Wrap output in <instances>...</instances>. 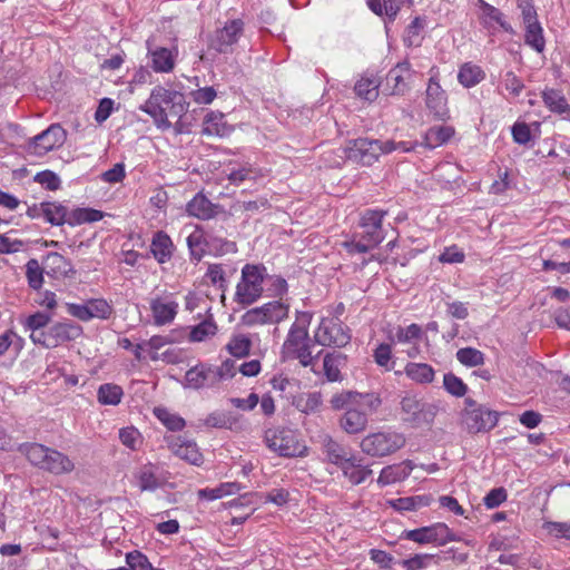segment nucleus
Masks as SVG:
<instances>
[{
    "label": "nucleus",
    "mask_w": 570,
    "mask_h": 570,
    "mask_svg": "<svg viewBox=\"0 0 570 570\" xmlns=\"http://www.w3.org/2000/svg\"><path fill=\"white\" fill-rule=\"evenodd\" d=\"M121 444L131 451H138L144 442L141 433L135 426H126L119 430Z\"/></svg>",
    "instance_id": "obj_58"
},
{
    "label": "nucleus",
    "mask_w": 570,
    "mask_h": 570,
    "mask_svg": "<svg viewBox=\"0 0 570 570\" xmlns=\"http://www.w3.org/2000/svg\"><path fill=\"white\" fill-rule=\"evenodd\" d=\"M244 32V22L240 19H233L225 23V26L216 30L214 38L210 42L213 49L220 53L228 52L229 48L237 43L238 39Z\"/></svg>",
    "instance_id": "obj_19"
},
{
    "label": "nucleus",
    "mask_w": 570,
    "mask_h": 570,
    "mask_svg": "<svg viewBox=\"0 0 570 570\" xmlns=\"http://www.w3.org/2000/svg\"><path fill=\"white\" fill-rule=\"evenodd\" d=\"M385 215L386 212L382 209H365L360 217V227L364 229L363 238L375 246L385 238L382 227Z\"/></svg>",
    "instance_id": "obj_18"
},
{
    "label": "nucleus",
    "mask_w": 570,
    "mask_h": 570,
    "mask_svg": "<svg viewBox=\"0 0 570 570\" xmlns=\"http://www.w3.org/2000/svg\"><path fill=\"white\" fill-rule=\"evenodd\" d=\"M224 118V114L219 111H209L204 118L202 132L206 136L227 135L228 128Z\"/></svg>",
    "instance_id": "obj_40"
},
{
    "label": "nucleus",
    "mask_w": 570,
    "mask_h": 570,
    "mask_svg": "<svg viewBox=\"0 0 570 570\" xmlns=\"http://www.w3.org/2000/svg\"><path fill=\"white\" fill-rule=\"evenodd\" d=\"M43 219L55 226H61L67 220V207L56 202H42Z\"/></svg>",
    "instance_id": "obj_46"
},
{
    "label": "nucleus",
    "mask_w": 570,
    "mask_h": 570,
    "mask_svg": "<svg viewBox=\"0 0 570 570\" xmlns=\"http://www.w3.org/2000/svg\"><path fill=\"white\" fill-rule=\"evenodd\" d=\"M43 265L41 266L36 258H31L26 264V277L28 285L32 289H39L43 285Z\"/></svg>",
    "instance_id": "obj_55"
},
{
    "label": "nucleus",
    "mask_w": 570,
    "mask_h": 570,
    "mask_svg": "<svg viewBox=\"0 0 570 570\" xmlns=\"http://www.w3.org/2000/svg\"><path fill=\"white\" fill-rule=\"evenodd\" d=\"M542 530L551 538L570 541V522L544 521Z\"/></svg>",
    "instance_id": "obj_61"
},
{
    "label": "nucleus",
    "mask_w": 570,
    "mask_h": 570,
    "mask_svg": "<svg viewBox=\"0 0 570 570\" xmlns=\"http://www.w3.org/2000/svg\"><path fill=\"white\" fill-rule=\"evenodd\" d=\"M188 106L183 92L156 86L139 109L154 119L157 128L165 130L171 127L169 117L179 120L187 112Z\"/></svg>",
    "instance_id": "obj_2"
},
{
    "label": "nucleus",
    "mask_w": 570,
    "mask_h": 570,
    "mask_svg": "<svg viewBox=\"0 0 570 570\" xmlns=\"http://www.w3.org/2000/svg\"><path fill=\"white\" fill-rule=\"evenodd\" d=\"M289 305L282 301H271L247 309L240 316V324L246 327L275 325L288 317Z\"/></svg>",
    "instance_id": "obj_8"
},
{
    "label": "nucleus",
    "mask_w": 570,
    "mask_h": 570,
    "mask_svg": "<svg viewBox=\"0 0 570 570\" xmlns=\"http://www.w3.org/2000/svg\"><path fill=\"white\" fill-rule=\"evenodd\" d=\"M261 169L252 166L249 163H245L238 168H232L227 175V179L235 186L240 185L245 180H255L262 177Z\"/></svg>",
    "instance_id": "obj_48"
},
{
    "label": "nucleus",
    "mask_w": 570,
    "mask_h": 570,
    "mask_svg": "<svg viewBox=\"0 0 570 570\" xmlns=\"http://www.w3.org/2000/svg\"><path fill=\"white\" fill-rule=\"evenodd\" d=\"M485 78L484 70L472 62L463 63L458 72V81L464 88H472L483 81Z\"/></svg>",
    "instance_id": "obj_36"
},
{
    "label": "nucleus",
    "mask_w": 570,
    "mask_h": 570,
    "mask_svg": "<svg viewBox=\"0 0 570 570\" xmlns=\"http://www.w3.org/2000/svg\"><path fill=\"white\" fill-rule=\"evenodd\" d=\"M42 264L47 275L55 279L67 278L76 273L71 262L59 253H48Z\"/></svg>",
    "instance_id": "obj_24"
},
{
    "label": "nucleus",
    "mask_w": 570,
    "mask_h": 570,
    "mask_svg": "<svg viewBox=\"0 0 570 570\" xmlns=\"http://www.w3.org/2000/svg\"><path fill=\"white\" fill-rule=\"evenodd\" d=\"M252 341L246 334H234L226 344L227 352L237 358H243L249 354Z\"/></svg>",
    "instance_id": "obj_49"
},
{
    "label": "nucleus",
    "mask_w": 570,
    "mask_h": 570,
    "mask_svg": "<svg viewBox=\"0 0 570 570\" xmlns=\"http://www.w3.org/2000/svg\"><path fill=\"white\" fill-rule=\"evenodd\" d=\"M443 386L449 394L455 397H462L468 392L466 384L453 373L444 374Z\"/></svg>",
    "instance_id": "obj_63"
},
{
    "label": "nucleus",
    "mask_w": 570,
    "mask_h": 570,
    "mask_svg": "<svg viewBox=\"0 0 570 570\" xmlns=\"http://www.w3.org/2000/svg\"><path fill=\"white\" fill-rule=\"evenodd\" d=\"M215 385L222 381L229 380L235 376L237 372L236 362L228 358L219 366H212Z\"/></svg>",
    "instance_id": "obj_64"
},
{
    "label": "nucleus",
    "mask_w": 570,
    "mask_h": 570,
    "mask_svg": "<svg viewBox=\"0 0 570 570\" xmlns=\"http://www.w3.org/2000/svg\"><path fill=\"white\" fill-rule=\"evenodd\" d=\"M104 218V213L88 207L75 208L71 212L67 210L66 224L70 226H78L82 224H89L99 222Z\"/></svg>",
    "instance_id": "obj_38"
},
{
    "label": "nucleus",
    "mask_w": 570,
    "mask_h": 570,
    "mask_svg": "<svg viewBox=\"0 0 570 570\" xmlns=\"http://www.w3.org/2000/svg\"><path fill=\"white\" fill-rule=\"evenodd\" d=\"M544 106L553 114L568 115L570 114V105L568 104L564 95L553 88H544L541 92Z\"/></svg>",
    "instance_id": "obj_35"
},
{
    "label": "nucleus",
    "mask_w": 570,
    "mask_h": 570,
    "mask_svg": "<svg viewBox=\"0 0 570 570\" xmlns=\"http://www.w3.org/2000/svg\"><path fill=\"white\" fill-rule=\"evenodd\" d=\"M173 250L174 244L166 233L160 230L154 234L150 252L159 264L168 262L171 258Z\"/></svg>",
    "instance_id": "obj_32"
},
{
    "label": "nucleus",
    "mask_w": 570,
    "mask_h": 570,
    "mask_svg": "<svg viewBox=\"0 0 570 570\" xmlns=\"http://www.w3.org/2000/svg\"><path fill=\"white\" fill-rule=\"evenodd\" d=\"M379 78L365 75L355 83L354 90L357 97L372 102L379 97Z\"/></svg>",
    "instance_id": "obj_42"
},
{
    "label": "nucleus",
    "mask_w": 570,
    "mask_h": 570,
    "mask_svg": "<svg viewBox=\"0 0 570 570\" xmlns=\"http://www.w3.org/2000/svg\"><path fill=\"white\" fill-rule=\"evenodd\" d=\"M265 442L268 449L281 456L294 458L304 456L307 446L299 439V434L288 428H275L265 432Z\"/></svg>",
    "instance_id": "obj_7"
},
{
    "label": "nucleus",
    "mask_w": 570,
    "mask_h": 570,
    "mask_svg": "<svg viewBox=\"0 0 570 570\" xmlns=\"http://www.w3.org/2000/svg\"><path fill=\"white\" fill-rule=\"evenodd\" d=\"M403 373L416 384L426 385L434 381L435 370L428 363L409 362Z\"/></svg>",
    "instance_id": "obj_33"
},
{
    "label": "nucleus",
    "mask_w": 570,
    "mask_h": 570,
    "mask_svg": "<svg viewBox=\"0 0 570 570\" xmlns=\"http://www.w3.org/2000/svg\"><path fill=\"white\" fill-rule=\"evenodd\" d=\"M400 405L402 421L414 428L432 423L436 414L434 405L412 394L403 396Z\"/></svg>",
    "instance_id": "obj_11"
},
{
    "label": "nucleus",
    "mask_w": 570,
    "mask_h": 570,
    "mask_svg": "<svg viewBox=\"0 0 570 570\" xmlns=\"http://www.w3.org/2000/svg\"><path fill=\"white\" fill-rule=\"evenodd\" d=\"M391 507L400 512L415 511L422 507L429 505L428 498L423 495L399 498L390 501Z\"/></svg>",
    "instance_id": "obj_52"
},
{
    "label": "nucleus",
    "mask_w": 570,
    "mask_h": 570,
    "mask_svg": "<svg viewBox=\"0 0 570 570\" xmlns=\"http://www.w3.org/2000/svg\"><path fill=\"white\" fill-rule=\"evenodd\" d=\"M153 413L170 431H181L186 425L181 416L164 406L154 407Z\"/></svg>",
    "instance_id": "obj_50"
},
{
    "label": "nucleus",
    "mask_w": 570,
    "mask_h": 570,
    "mask_svg": "<svg viewBox=\"0 0 570 570\" xmlns=\"http://www.w3.org/2000/svg\"><path fill=\"white\" fill-rule=\"evenodd\" d=\"M426 106L440 118H443L446 115V94L434 78H431L428 83Z\"/></svg>",
    "instance_id": "obj_29"
},
{
    "label": "nucleus",
    "mask_w": 570,
    "mask_h": 570,
    "mask_svg": "<svg viewBox=\"0 0 570 570\" xmlns=\"http://www.w3.org/2000/svg\"><path fill=\"white\" fill-rule=\"evenodd\" d=\"M382 154V141L367 138H357L347 148V158L363 166L373 165Z\"/></svg>",
    "instance_id": "obj_16"
},
{
    "label": "nucleus",
    "mask_w": 570,
    "mask_h": 570,
    "mask_svg": "<svg viewBox=\"0 0 570 570\" xmlns=\"http://www.w3.org/2000/svg\"><path fill=\"white\" fill-rule=\"evenodd\" d=\"M235 250V243L228 242L214 233L206 232L205 255L219 256Z\"/></svg>",
    "instance_id": "obj_44"
},
{
    "label": "nucleus",
    "mask_w": 570,
    "mask_h": 570,
    "mask_svg": "<svg viewBox=\"0 0 570 570\" xmlns=\"http://www.w3.org/2000/svg\"><path fill=\"white\" fill-rule=\"evenodd\" d=\"M340 469L343 475L353 485L363 483L373 473L368 465L363 464V459L354 454L350 455Z\"/></svg>",
    "instance_id": "obj_25"
},
{
    "label": "nucleus",
    "mask_w": 570,
    "mask_h": 570,
    "mask_svg": "<svg viewBox=\"0 0 570 570\" xmlns=\"http://www.w3.org/2000/svg\"><path fill=\"white\" fill-rule=\"evenodd\" d=\"M323 451L330 463L340 468L344 461L350 458V453L345 449L334 441L331 436H325L323 440Z\"/></svg>",
    "instance_id": "obj_45"
},
{
    "label": "nucleus",
    "mask_w": 570,
    "mask_h": 570,
    "mask_svg": "<svg viewBox=\"0 0 570 570\" xmlns=\"http://www.w3.org/2000/svg\"><path fill=\"white\" fill-rule=\"evenodd\" d=\"M66 138V130L59 124H52L28 142L27 150L31 155L43 156L61 147Z\"/></svg>",
    "instance_id": "obj_13"
},
{
    "label": "nucleus",
    "mask_w": 570,
    "mask_h": 570,
    "mask_svg": "<svg viewBox=\"0 0 570 570\" xmlns=\"http://www.w3.org/2000/svg\"><path fill=\"white\" fill-rule=\"evenodd\" d=\"M48 331L47 348H55L63 343L76 341L83 333L82 327L72 321L57 322Z\"/></svg>",
    "instance_id": "obj_21"
},
{
    "label": "nucleus",
    "mask_w": 570,
    "mask_h": 570,
    "mask_svg": "<svg viewBox=\"0 0 570 570\" xmlns=\"http://www.w3.org/2000/svg\"><path fill=\"white\" fill-rule=\"evenodd\" d=\"M425 341L429 344L428 336L425 335L421 325L412 323L407 326H397L395 330L394 338L392 340L395 344L404 345L402 350L409 358H416L421 355V342Z\"/></svg>",
    "instance_id": "obj_14"
},
{
    "label": "nucleus",
    "mask_w": 570,
    "mask_h": 570,
    "mask_svg": "<svg viewBox=\"0 0 570 570\" xmlns=\"http://www.w3.org/2000/svg\"><path fill=\"white\" fill-rule=\"evenodd\" d=\"M500 88H503L511 97H519L524 89L523 80L512 70L501 75Z\"/></svg>",
    "instance_id": "obj_56"
},
{
    "label": "nucleus",
    "mask_w": 570,
    "mask_h": 570,
    "mask_svg": "<svg viewBox=\"0 0 570 570\" xmlns=\"http://www.w3.org/2000/svg\"><path fill=\"white\" fill-rule=\"evenodd\" d=\"M136 479L140 491H155L160 487L156 468L153 464L141 466L136 473Z\"/></svg>",
    "instance_id": "obj_47"
},
{
    "label": "nucleus",
    "mask_w": 570,
    "mask_h": 570,
    "mask_svg": "<svg viewBox=\"0 0 570 570\" xmlns=\"http://www.w3.org/2000/svg\"><path fill=\"white\" fill-rule=\"evenodd\" d=\"M456 360L462 365L474 367L484 363V354L473 347H462L456 352Z\"/></svg>",
    "instance_id": "obj_60"
},
{
    "label": "nucleus",
    "mask_w": 570,
    "mask_h": 570,
    "mask_svg": "<svg viewBox=\"0 0 570 570\" xmlns=\"http://www.w3.org/2000/svg\"><path fill=\"white\" fill-rule=\"evenodd\" d=\"M406 443L402 432L386 429L364 436L360 443L362 452L372 458H384L394 454Z\"/></svg>",
    "instance_id": "obj_5"
},
{
    "label": "nucleus",
    "mask_w": 570,
    "mask_h": 570,
    "mask_svg": "<svg viewBox=\"0 0 570 570\" xmlns=\"http://www.w3.org/2000/svg\"><path fill=\"white\" fill-rule=\"evenodd\" d=\"M124 390L115 383H104L97 390V400L101 405L116 406L121 403Z\"/></svg>",
    "instance_id": "obj_43"
},
{
    "label": "nucleus",
    "mask_w": 570,
    "mask_h": 570,
    "mask_svg": "<svg viewBox=\"0 0 570 570\" xmlns=\"http://www.w3.org/2000/svg\"><path fill=\"white\" fill-rule=\"evenodd\" d=\"M347 365V356L341 352H327L323 357V374L328 382L343 380L342 368Z\"/></svg>",
    "instance_id": "obj_28"
},
{
    "label": "nucleus",
    "mask_w": 570,
    "mask_h": 570,
    "mask_svg": "<svg viewBox=\"0 0 570 570\" xmlns=\"http://www.w3.org/2000/svg\"><path fill=\"white\" fill-rule=\"evenodd\" d=\"M185 386L194 390L215 386L212 365L200 363L189 368L185 374Z\"/></svg>",
    "instance_id": "obj_26"
},
{
    "label": "nucleus",
    "mask_w": 570,
    "mask_h": 570,
    "mask_svg": "<svg viewBox=\"0 0 570 570\" xmlns=\"http://www.w3.org/2000/svg\"><path fill=\"white\" fill-rule=\"evenodd\" d=\"M522 23L524 27V43L539 53L543 52L546 48V39L543 36V28L538 18Z\"/></svg>",
    "instance_id": "obj_34"
},
{
    "label": "nucleus",
    "mask_w": 570,
    "mask_h": 570,
    "mask_svg": "<svg viewBox=\"0 0 570 570\" xmlns=\"http://www.w3.org/2000/svg\"><path fill=\"white\" fill-rule=\"evenodd\" d=\"M189 216L198 219H210L216 214V206L202 193H197L186 205Z\"/></svg>",
    "instance_id": "obj_30"
},
{
    "label": "nucleus",
    "mask_w": 570,
    "mask_h": 570,
    "mask_svg": "<svg viewBox=\"0 0 570 570\" xmlns=\"http://www.w3.org/2000/svg\"><path fill=\"white\" fill-rule=\"evenodd\" d=\"M400 538L419 544H434L438 547H443L450 542H460L462 540L461 537L453 532L444 522H435L431 525L404 530Z\"/></svg>",
    "instance_id": "obj_10"
},
{
    "label": "nucleus",
    "mask_w": 570,
    "mask_h": 570,
    "mask_svg": "<svg viewBox=\"0 0 570 570\" xmlns=\"http://www.w3.org/2000/svg\"><path fill=\"white\" fill-rule=\"evenodd\" d=\"M216 333L217 324L213 317H209L193 326L188 337L190 342H204L207 338L215 336Z\"/></svg>",
    "instance_id": "obj_51"
},
{
    "label": "nucleus",
    "mask_w": 570,
    "mask_h": 570,
    "mask_svg": "<svg viewBox=\"0 0 570 570\" xmlns=\"http://www.w3.org/2000/svg\"><path fill=\"white\" fill-rule=\"evenodd\" d=\"M424 29V20L416 17L412 20V22L407 26L403 41L407 47H417L422 40V31Z\"/></svg>",
    "instance_id": "obj_59"
},
{
    "label": "nucleus",
    "mask_w": 570,
    "mask_h": 570,
    "mask_svg": "<svg viewBox=\"0 0 570 570\" xmlns=\"http://www.w3.org/2000/svg\"><path fill=\"white\" fill-rule=\"evenodd\" d=\"M322 403H323V397H322L321 392H312V393L301 395L296 400L295 405L301 412H303L305 414H311V413L317 412L320 410Z\"/></svg>",
    "instance_id": "obj_54"
},
{
    "label": "nucleus",
    "mask_w": 570,
    "mask_h": 570,
    "mask_svg": "<svg viewBox=\"0 0 570 570\" xmlns=\"http://www.w3.org/2000/svg\"><path fill=\"white\" fill-rule=\"evenodd\" d=\"M205 242L206 232L198 227L187 237L190 255L197 261L205 255Z\"/></svg>",
    "instance_id": "obj_57"
},
{
    "label": "nucleus",
    "mask_w": 570,
    "mask_h": 570,
    "mask_svg": "<svg viewBox=\"0 0 570 570\" xmlns=\"http://www.w3.org/2000/svg\"><path fill=\"white\" fill-rule=\"evenodd\" d=\"M381 405V399L373 393H357L345 391L331 399L334 410H344L340 419V426L348 434L363 432L368 423V415L376 412Z\"/></svg>",
    "instance_id": "obj_1"
},
{
    "label": "nucleus",
    "mask_w": 570,
    "mask_h": 570,
    "mask_svg": "<svg viewBox=\"0 0 570 570\" xmlns=\"http://www.w3.org/2000/svg\"><path fill=\"white\" fill-rule=\"evenodd\" d=\"M50 448L39 443L19 444L18 451L35 466L43 469Z\"/></svg>",
    "instance_id": "obj_37"
},
{
    "label": "nucleus",
    "mask_w": 570,
    "mask_h": 570,
    "mask_svg": "<svg viewBox=\"0 0 570 570\" xmlns=\"http://www.w3.org/2000/svg\"><path fill=\"white\" fill-rule=\"evenodd\" d=\"M352 331L336 316L322 317L314 331V341L322 346L342 348L350 344Z\"/></svg>",
    "instance_id": "obj_9"
},
{
    "label": "nucleus",
    "mask_w": 570,
    "mask_h": 570,
    "mask_svg": "<svg viewBox=\"0 0 570 570\" xmlns=\"http://www.w3.org/2000/svg\"><path fill=\"white\" fill-rule=\"evenodd\" d=\"M414 463L411 460H405L397 464L387 465L382 469L377 483L382 487L390 485L405 480L414 469Z\"/></svg>",
    "instance_id": "obj_27"
},
{
    "label": "nucleus",
    "mask_w": 570,
    "mask_h": 570,
    "mask_svg": "<svg viewBox=\"0 0 570 570\" xmlns=\"http://www.w3.org/2000/svg\"><path fill=\"white\" fill-rule=\"evenodd\" d=\"M453 135L454 129L451 126H434L425 132L422 144L426 148L433 149L448 142Z\"/></svg>",
    "instance_id": "obj_41"
},
{
    "label": "nucleus",
    "mask_w": 570,
    "mask_h": 570,
    "mask_svg": "<svg viewBox=\"0 0 570 570\" xmlns=\"http://www.w3.org/2000/svg\"><path fill=\"white\" fill-rule=\"evenodd\" d=\"M125 559L129 570H164L154 568L148 558L138 550L127 552Z\"/></svg>",
    "instance_id": "obj_62"
},
{
    "label": "nucleus",
    "mask_w": 570,
    "mask_h": 570,
    "mask_svg": "<svg viewBox=\"0 0 570 570\" xmlns=\"http://www.w3.org/2000/svg\"><path fill=\"white\" fill-rule=\"evenodd\" d=\"M148 57L151 61V69L158 73L171 72L176 66L178 57V48L151 47L150 41L146 42Z\"/></svg>",
    "instance_id": "obj_22"
},
{
    "label": "nucleus",
    "mask_w": 570,
    "mask_h": 570,
    "mask_svg": "<svg viewBox=\"0 0 570 570\" xmlns=\"http://www.w3.org/2000/svg\"><path fill=\"white\" fill-rule=\"evenodd\" d=\"M67 312L82 322H89L92 318L108 320L114 308L104 298H91L83 304L68 303Z\"/></svg>",
    "instance_id": "obj_15"
},
{
    "label": "nucleus",
    "mask_w": 570,
    "mask_h": 570,
    "mask_svg": "<svg viewBox=\"0 0 570 570\" xmlns=\"http://www.w3.org/2000/svg\"><path fill=\"white\" fill-rule=\"evenodd\" d=\"M373 358L374 362L385 371L393 370L395 361L393 360L392 344L380 343L373 351Z\"/></svg>",
    "instance_id": "obj_53"
},
{
    "label": "nucleus",
    "mask_w": 570,
    "mask_h": 570,
    "mask_svg": "<svg viewBox=\"0 0 570 570\" xmlns=\"http://www.w3.org/2000/svg\"><path fill=\"white\" fill-rule=\"evenodd\" d=\"M267 276V268L264 265L245 264L236 285L234 301L242 306H249L257 302L263 295V283Z\"/></svg>",
    "instance_id": "obj_4"
},
{
    "label": "nucleus",
    "mask_w": 570,
    "mask_h": 570,
    "mask_svg": "<svg viewBox=\"0 0 570 570\" xmlns=\"http://www.w3.org/2000/svg\"><path fill=\"white\" fill-rule=\"evenodd\" d=\"M411 0H366L372 12L377 16L395 18L399 11Z\"/></svg>",
    "instance_id": "obj_39"
},
{
    "label": "nucleus",
    "mask_w": 570,
    "mask_h": 570,
    "mask_svg": "<svg viewBox=\"0 0 570 570\" xmlns=\"http://www.w3.org/2000/svg\"><path fill=\"white\" fill-rule=\"evenodd\" d=\"M411 76L410 62L403 61L397 63L386 75L385 90H389V95H404L409 90L407 80Z\"/></svg>",
    "instance_id": "obj_23"
},
{
    "label": "nucleus",
    "mask_w": 570,
    "mask_h": 570,
    "mask_svg": "<svg viewBox=\"0 0 570 570\" xmlns=\"http://www.w3.org/2000/svg\"><path fill=\"white\" fill-rule=\"evenodd\" d=\"M149 308L154 324L164 326L174 322L178 313L179 304L174 293L163 291L151 296Z\"/></svg>",
    "instance_id": "obj_12"
},
{
    "label": "nucleus",
    "mask_w": 570,
    "mask_h": 570,
    "mask_svg": "<svg viewBox=\"0 0 570 570\" xmlns=\"http://www.w3.org/2000/svg\"><path fill=\"white\" fill-rule=\"evenodd\" d=\"M313 314L311 312H296L295 322L291 325L281 348V357L283 361L298 360L304 367L314 364L312 343L308 334Z\"/></svg>",
    "instance_id": "obj_3"
},
{
    "label": "nucleus",
    "mask_w": 570,
    "mask_h": 570,
    "mask_svg": "<svg viewBox=\"0 0 570 570\" xmlns=\"http://www.w3.org/2000/svg\"><path fill=\"white\" fill-rule=\"evenodd\" d=\"M75 463L69 459L68 455L57 450L50 449L43 465L45 471L52 474L60 475L72 472Z\"/></svg>",
    "instance_id": "obj_31"
},
{
    "label": "nucleus",
    "mask_w": 570,
    "mask_h": 570,
    "mask_svg": "<svg viewBox=\"0 0 570 570\" xmlns=\"http://www.w3.org/2000/svg\"><path fill=\"white\" fill-rule=\"evenodd\" d=\"M499 422V413L485 405L479 404L471 397L464 400V409L461 413V423L464 430L471 434L491 431Z\"/></svg>",
    "instance_id": "obj_6"
},
{
    "label": "nucleus",
    "mask_w": 570,
    "mask_h": 570,
    "mask_svg": "<svg viewBox=\"0 0 570 570\" xmlns=\"http://www.w3.org/2000/svg\"><path fill=\"white\" fill-rule=\"evenodd\" d=\"M480 23L490 32L495 33L499 29L514 35L512 26L507 21L505 16L494 6L479 0Z\"/></svg>",
    "instance_id": "obj_20"
},
{
    "label": "nucleus",
    "mask_w": 570,
    "mask_h": 570,
    "mask_svg": "<svg viewBox=\"0 0 570 570\" xmlns=\"http://www.w3.org/2000/svg\"><path fill=\"white\" fill-rule=\"evenodd\" d=\"M165 441L170 452L177 458L196 466H200L204 463V456L195 441L180 435L166 436Z\"/></svg>",
    "instance_id": "obj_17"
}]
</instances>
